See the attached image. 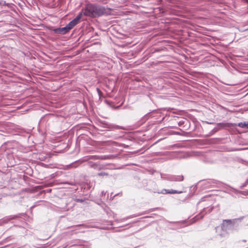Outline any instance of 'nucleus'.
Instances as JSON below:
<instances>
[{
    "label": "nucleus",
    "mask_w": 248,
    "mask_h": 248,
    "mask_svg": "<svg viewBox=\"0 0 248 248\" xmlns=\"http://www.w3.org/2000/svg\"><path fill=\"white\" fill-rule=\"evenodd\" d=\"M82 13H80L74 19L68 23V24L67 25L68 30H70L79 22V21L82 17Z\"/></svg>",
    "instance_id": "nucleus-2"
},
{
    "label": "nucleus",
    "mask_w": 248,
    "mask_h": 248,
    "mask_svg": "<svg viewBox=\"0 0 248 248\" xmlns=\"http://www.w3.org/2000/svg\"><path fill=\"white\" fill-rule=\"evenodd\" d=\"M238 125L241 127L248 128V122L240 123L238 124Z\"/></svg>",
    "instance_id": "nucleus-4"
},
{
    "label": "nucleus",
    "mask_w": 248,
    "mask_h": 248,
    "mask_svg": "<svg viewBox=\"0 0 248 248\" xmlns=\"http://www.w3.org/2000/svg\"><path fill=\"white\" fill-rule=\"evenodd\" d=\"M164 191H165V192L164 193L165 194H166V193L174 194V193H181V192H177L176 191L174 190H165Z\"/></svg>",
    "instance_id": "nucleus-5"
},
{
    "label": "nucleus",
    "mask_w": 248,
    "mask_h": 248,
    "mask_svg": "<svg viewBox=\"0 0 248 248\" xmlns=\"http://www.w3.org/2000/svg\"><path fill=\"white\" fill-rule=\"evenodd\" d=\"M105 9L100 6L88 4L86 5L83 14L85 16L94 17L104 14Z\"/></svg>",
    "instance_id": "nucleus-1"
},
{
    "label": "nucleus",
    "mask_w": 248,
    "mask_h": 248,
    "mask_svg": "<svg viewBox=\"0 0 248 248\" xmlns=\"http://www.w3.org/2000/svg\"><path fill=\"white\" fill-rule=\"evenodd\" d=\"M69 31H70L69 30H68L67 26L65 27L59 28L57 30V31L62 33H65L66 32H67Z\"/></svg>",
    "instance_id": "nucleus-3"
}]
</instances>
